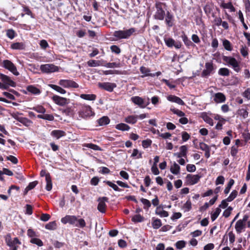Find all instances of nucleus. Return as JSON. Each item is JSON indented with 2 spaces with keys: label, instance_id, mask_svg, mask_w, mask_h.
<instances>
[{
  "label": "nucleus",
  "instance_id": "nucleus-42",
  "mask_svg": "<svg viewBox=\"0 0 250 250\" xmlns=\"http://www.w3.org/2000/svg\"><path fill=\"white\" fill-rule=\"evenodd\" d=\"M56 223L55 221L49 222L45 225V228L48 229L54 230L56 229Z\"/></svg>",
  "mask_w": 250,
  "mask_h": 250
},
{
  "label": "nucleus",
  "instance_id": "nucleus-43",
  "mask_svg": "<svg viewBox=\"0 0 250 250\" xmlns=\"http://www.w3.org/2000/svg\"><path fill=\"white\" fill-rule=\"evenodd\" d=\"M223 44L224 48L228 51H231L232 47L231 46L230 42L227 40H225L223 42Z\"/></svg>",
  "mask_w": 250,
  "mask_h": 250
},
{
  "label": "nucleus",
  "instance_id": "nucleus-24",
  "mask_svg": "<svg viewBox=\"0 0 250 250\" xmlns=\"http://www.w3.org/2000/svg\"><path fill=\"white\" fill-rule=\"evenodd\" d=\"M99 125L103 126L108 124L110 122L109 118L107 116H103L97 121Z\"/></svg>",
  "mask_w": 250,
  "mask_h": 250
},
{
  "label": "nucleus",
  "instance_id": "nucleus-48",
  "mask_svg": "<svg viewBox=\"0 0 250 250\" xmlns=\"http://www.w3.org/2000/svg\"><path fill=\"white\" fill-rule=\"evenodd\" d=\"M203 119L208 124L212 126L213 125L212 119L207 115H204L203 116Z\"/></svg>",
  "mask_w": 250,
  "mask_h": 250
},
{
  "label": "nucleus",
  "instance_id": "nucleus-64",
  "mask_svg": "<svg viewBox=\"0 0 250 250\" xmlns=\"http://www.w3.org/2000/svg\"><path fill=\"white\" fill-rule=\"evenodd\" d=\"M243 96L248 100L250 99V88H248L245 91Z\"/></svg>",
  "mask_w": 250,
  "mask_h": 250
},
{
  "label": "nucleus",
  "instance_id": "nucleus-8",
  "mask_svg": "<svg viewBox=\"0 0 250 250\" xmlns=\"http://www.w3.org/2000/svg\"><path fill=\"white\" fill-rule=\"evenodd\" d=\"M59 84L64 88H77L79 85L71 80H61Z\"/></svg>",
  "mask_w": 250,
  "mask_h": 250
},
{
  "label": "nucleus",
  "instance_id": "nucleus-55",
  "mask_svg": "<svg viewBox=\"0 0 250 250\" xmlns=\"http://www.w3.org/2000/svg\"><path fill=\"white\" fill-rule=\"evenodd\" d=\"M136 156H137V158H142V152H139L137 149H134L131 157H134Z\"/></svg>",
  "mask_w": 250,
  "mask_h": 250
},
{
  "label": "nucleus",
  "instance_id": "nucleus-26",
  "mask_svg": "<svg viewBox=\"0 0 250 250\" xmlns=\"http://www.w3.org/2000/svg\"><path fill=\"white\" fill-rule=\"evenodd\" d=\"M27 90L32 94L38 95L41 93V91L39 89L33 85H29L27 87Z\"/></svg>",
  "mask_w": 250,
  "mask_h": 250
},
{
  "label": "nucleus",
  "instance_id": "nucleus-38",
  "mask_svg": "<svg viewBox=\"0 0 250 250\" xmlns=\"http://www.w3.org/2000/svg\"><path fill=\"white\" fill-rule=\"evenodd\" d=\"M45 180L46 182V186L45 188L47 190L50 191L51 190L52 188L51 177H47V178L46 179H45Z\"/></svg>",
  "mask_w": 250,
  "mask_h": 250
},
{
  "label": "nucleus",
  "instance_id": "nucleus-45",
  "mask_svg": "<svg viewBox=\"0 0 250 250\" xmlns=\"http://www.w3.org/2000/svg\"><path fill=\"white\" fill-rule=\"evenodd\" d=\"M104 182L109 187L113 188V189L114 190H115L116 191H120L121 190V189H120L116 185L112 183L111 182L109 181H104Z\"/></svg>",
  "mask_w": 250,
  "mask_h": 250
},
{
  "label": "nucleus",
  "instance_id": "nucleus-13",
  "mask_svg": "<svg viewBox=\"0 0 250 250\" xmlns=\"http://www.w3.org/2000/svg\"><path fill=\"white\" fill-rule=\"evenodd\" d=\"M213 66L212 62H208L205 64V69H204L202 73L201 76L203 77H207L212 73L213 70Z\"/></svg>",
  "mask_w": 250,
  "mask_h": 250
},
{
  "label": "nucleus",
  "instance_id": "nucleus-23",
  "mask_svg": "<svg viewBox=\"0 0 250 250\" xmlns=\"http://www.w3.org/2000/svg\"><path fill=\"white\" fill-rule=\"evenodd\" d=\"M11 47L13 49L23 50L25 46L23 42H15L11 45Z\"/></svg>",
  "mask_w": 250,
  "mask_h": 250
},
{
  "label": "nucleus",
  "instance_id": "nucleus-58",
  "mask_svg": "<svg viewBox=\"0 0 250 250\" xmlns=\"http://www.w3.org/2000/svg\"><path fill=\"white\" fill-rule=\"evenodd\" d=\"M38 184V182L37 181H35L34 182L30 183L28 186L26 187V189L27 190H30L34 188Z\"/></svg>",
  "mask_w": 250,
  "mask_h": 250
},
{
  "label": "nucleus",
  "instance_id": "nucleus-9",
  "mask_svg": "<svg viewBox=\"0 0 250 250\" xmlns=\"http://www.w3.org/2000/svg\"><path fill=\"white\" fill-rule=\"evenodd\" d=\"M249 216L245 215L242 219L239 220L235 224V229L237 233H240L242 230L245 228L246 221L248 220Z\"/></svg>",
  "mask_w": 250,
  "mask_h": 250
},
{
  "label": "nucleus",
  "instance_id": "nucleus-16",
  "mask_svg": "<svg viewBox=\"0 0 250 250\" xmlns=\"http://www.w3.org/2000/svg\"><path fill=\"white\" fill-rule=\"evenodd\" d=\"M201 176L199 175L188 174L186 177L187 182L190 185H194L198 182Z\"/></svg>",
  "mask_w": 250,
  "mask_h": 250
},
{
  "label": "nucleus",
  "instance_id": "nucleus-5",
  "mask_svg": "<svg viewBox=\"0 0 250 250\" xmlns=\"http://www.w3.org/2000/svg\"><path fill=\"white\" fill-rule=\"evenodd\" d=\"M163 4L161 2H158L155 4L156 12L154 17L156 19L163 20L164 19L165 12L162 8Z\"/></svg>",
  "mask_w": 250,
  "mask_h": 250
},
{
  "label": "nucleus",
  "instance_id": "nucleus-40",
  "mask_svg": "<svg viewBox=\"0 0 250 250\" xmlns=\"http://www.w3.org/2000/svg\"><path fill=\"white\" fill-rule=\"evenodd\" d=\"M234 181L233 179L229 180L227 187L225 188V189L224 190V193L225 194L229 193L232 186L234 184Z\"/></svg>",
  "mask_w": 250,
  "mask_h": 250
},
{
  "label": "nucleus",
  "instance_id": "nucleus-21",
  "mask_svg": "<svg viewBox=\"0 0 250 250\" xmlns=\"http://www.w3.org/2000/svg\"><path fill=\"white\" fill-rule=\"evenodd\" d=\"M180 152L179 153H175L174 155L178 158L182 157H186L187 151V147L186 146H182L180 147Z\"/></svg>",
  "mask_w": 250,
  "mask_h": 250
},
{
  "label": "nucleus",
  "instance_id": "nucleus-32",
  "mask_svg": "<svg viewBox=\"0 0 250 250\" xmlns=\"http://www.w3.org/2000/svg\"><path fill=\"white\" fill-rule=\"evenodd\" d=\"M140 201L143 204L144 206V208L145 210H147L148 208L151 207V203L148 200L142 198L140 199Z\"/></svg>",
  "mask_w": 250,
  "mask_h": 250
},
{
  "label": "nucleus",
  "instance_id": "nucleus-22",
  "mask_svg": "<svg viewBox=\"0 0 250 250\" xmlns=\"http://www.w3.org/2000/svg\"><path fill=\"white\" fill-rule=\"evenodd\" d=\"M51 134L52 136L58 139L61 137L64 136L65 135V133L62 130H55L51 132Z\"/></svg>",
  "mask_w": 250,
  "mask_h": 250
},
{
  "label": "nucleus",
  "instance_id": "nucleus-52",
  "mask_svg": "<svg viewBox=\"0 0 250 250\" xmlns=\"http://www.w3.org/2000/svg\"><path fill=\"white\" fill-rule=\"evenodd\" d=\"M238 114L244 118H246L248 116V112L245 109H241L238 110Z\"/></svg>",
  "mask_w": 250,
  "mask_h": 250
},
{
  "label": "nucleus",
  "instance_id": "nucleus-36",
  "mask_svg": "<svg viewBox=\"0 0 250 250\" xmlns=\"http://www.w3.org/2000/svg\"><path fill=\"white\" fill-rule=\"evenodd\" d=\"M144 220V217L141 216L140 214L135 215L132 218V221L135 223L142 222Z\"/></svg>",
  "mask_w": 250,
  "mask_h": 250
},
{
  "label": "nucleus",
  "instance_id": "nucleus-14",
  "mask_svg": "<svg viewBox=\"0 0 250 250\" xmlns=\"http://www.w3.org/2000/svg\"><path fill=\"white\" fill-rule=\"evenodd\" d=\"M52 100L57 104L60 106H64L68 103L69 99L65 98L60 97L57 95H54L52 97Z\"/></svg>",
  "mask_w": 250,
  "mask_h": 250
},
{
  "label": "nucleus",
  "instance_id": "nucleus-57",
  "mask_svg": "<svg viewBox=\"0 0 250 250\" xmlns=\"http://www.w3.org/2000/svg\"><path fill=\"white\" fill-rule=\"evenodd\" d=\"M232 210V208L231 207H228L223 212V216L225 217H228L231 214V212Z\"/></svg>",
  "mask_w": 250,
  "mask_h": 250
},
{
  "label": "nucleus",
  "instance_id": "nucleus-27",
  "mask_svg": "<svg viewBox=\"0 0 250 250\" xmlns=\"http://www.w3.org/2000/svg\"><path fill=\"white\" fill-rule=\"evenodd\" d=\"M180 169V166L175 162H174L173 165L171 166L170 170L172 173L177 175L179 173Z\"/></svg>",
  "mask_w": 250,
  "mask_h": 250
},
{
  "label": "nucleus",
  "instance_id": "nucleus-3",
  "mask_svg": "<svg viewBox=\"0 0 250 250\" xmlns=\"http://www.w3.org/2000/svg\"><path fill=\"white\" fill-rule=\"evenodd\" d=\"M223 60L227 63L231 65L236 72H238L240 71V68L238 62L234 58L231 57L224 56L223 57Z\"/></svg>",
  "mask_w": 250,
  "mask_h": 250
},
{
  "label": "nucleus",
  "instance_id": "nucleus-7",
  "mask_svg": "<svg viewBox=\"0 0 250 250\" xmlns=\"http://www.w3.org/2000/svg\"><path fill=\"white\" fill-rule=\"evenodd\" d=\"M98 210L101 213H105L106 208V202H108V198L106 197H100L98 199Z\"/></svg>",
  "mask_w": 250,
  "mask_h": 250
},
{
  "label": "nucleus",
  "instance_id": "nucleus-47",
  "mask_svg": "<svg viewBox=\"0 0 250 250\" xmlns=\"http://www.w3.org/2000/svg\"><path fill=\"white\" fill-rule=\"evenodd\" d=\"M162 226L161 221L159 219H155L152 223V226L154 229H158Z\"/></svg>",
  "mask_w": 250,
  "mask_h": 250
},
{
  "label": "nucleus",
  "instance_id": "nucleus-1",
  "mask_svg": "<svg viewBox=\"0 0 250 250\" xmlns=\"http://www.w3.org/2000/svg\"><path fill=\"white\" fill-rule=\"evenodd\" d=\"M135 30L134 28H131L126 30H118L115 31L114 32L113 35L114 37L119 39H127L134 32Z\"/></svg>",
  "mask_w": 250,
  "mask_h": 250
},
{
  "label": "nucleus",
  "instance_id": "nucleus-11",
  "mask_svg": "<svg viewBox=\"0 0 250 250\" xmlns=\"http://www.w3.org/2000/svg\"><path fill=\"white\" fill-rule=\"evenodd\" d=\"M98 86L99 87L104 89L107 91L112 92L113 91V89L116 87V84L115 83L105 82L98 83Z\"/></svg>",
  "mask_w": 250,
  "mask_h": 250
},
{
  "label": "nucleus",
  "instance_id": "nucleus-53",
  "mask_svg": "<svg viewBox=\"0 0 250 250\" xmlns=\"http://www.w3.org/2000/svg\"><path fill=\"white\" fill-rule=\"evenodd\" d=\"M172 18V15L169 14V12H167V17L166 18V21L169 26H171L172 25V23L171 22Z\"/></svg>",
  "mask_w": 250,
  "mask_h": 250
},
{
  "label": "nucleus",
  "instance_id": "nucleus-49",
  "mask_svg": "<svg viewBox=\"0 0 250 250\" xmlns=\"http://www.w3.org/2000/svg\"><path fill=\"white\" fill-rule=\"evenodd\" d=\"M15 34V32L13 29H8L6 31V35L10 39H14Z\"/></svg>",
  "mask_w": 250,
  "mask_h": 250
},
{
  "label": "nucleus",
  "instance_id": "nucleus-18",
  "mask_svg": "<svg viewBox=\"0 0 250 250\" xmlns=\"http://www.w3.org/2000/svg\"><path fill=\"white\" fill-rule=\"evenodd\" d=\"M0 79L1 80L3 83L8 85L9 86L15 87L16 85V83L12 80L10 77L3 74L0 75Z\"/></svg>",
  "mask_w": 250,
  "mask_h": 250
},
{
  "label": "nucleus",
  "instance_id": "nucleus-15",
  "mask_svg": "<svg viewBox=\"0 0 250 250\" xmlns=\"http://www.w3.org/2000/svg\"><path fill=\"white\" fill-rule=\"evenodd\" d=\"M131 101L135 104L138 105L141 108H145L147 104H145L144 100L139 96L132 97Z\"/></svg>",
  "mask_w": 250,
  "mask_h": 250
},
{
  "label": "nucleus",
  "instance_id": "nucleus-4",
  "mask_svg": "<svg viewBox=\"0 0 250 250\" xmlns=\"http://www.w3.org/2000/svg\"><path fill=\"white\" fill-rule=\"evenodd\" d=\"M3 67L11 71L14 75L18 76L19 75L16 66L10 61L6 60L3 61Z\"/></svg>",
  "mask_w": 250,
  "mask_h": 250
},
{
  "label": "nucleus",
  "instance_id": "nucleus-41",
  "mask_svg": "<svg viewBox=\"0 0 250 250\" xmlns=\"http://www.w3.org/2000/svg\"><path fill=\"white\" fill-rule=\"evenodd\" d=\"M18 120L20 122L26 126H29L32 124V122L27 118H20L18 119Z\"/></svg>",
  "mask_w": 250,
  "mask_h": 250
},
{
  "label": "nucleus",
  "instance_id": "nucleus-61",
  "mask_svg": "<svg viewBox=\"0 0 250 250\" xmlns=\"http://www.w3.org/2000/svg\"><path fill=\"white\" fill-rule=\"evenodd\" d=\"M104 74L105 75H108V74H121L118 70H105L103 72Z\"/></svg>",
  "mask_w": 250,
  "mask_h": 250
},
{
  "label": "nucleus",
  "instance_id": "nucleus-63",
  "mask_svg": "<svg viewBox=\"0 0 250 250\" xmlns=\"http://www.w3.org/2000/svg\"><path fill=\"white\" fill-rule=\"evenodd\" d=\"M140 71L142 74H144L145 76H148L150 75L149 74V72L150 71L148 70V68H147L145 67L142 66L140 68Z\"/></svg>",
  "mask_w": 250,
  "mask_h": 250
},
{
  "label": "nucleus",
  "instance_id": "nucleus-10",
  "mask_svg": "<svg viewBox=\"0 0 250 250\" xmlns=\"http://www.w3.org/2000/svg\"><path fill=\"white\" fill-rule=\"evenodd\" d=\"M7 244L11 248V250H17V245L21 244L17 238L12 239L10 235H8L6 238Z\"/></svg>",
  "mask_w": 250,
  "mask_h": 250
},
{
  "label": "nucleus",
  "instance_id": "nucleus-54",
  "mask_svg": "<svg viewBox=\"0 0 250 250\" xmlns=\"http://www.w3.org/2000/svg\"><path fill=\"white\" fill-rule=\"evenodd\" d=\"M30 242L32 243L36 244L39 246H42L43 245L42 242L38 238H32L30 240Z\"/></svg>",
  "mask_w": 250,
  "mask_h": 250
},
{
  "label": "nucleus",
  "instance_id": "nucleus-29",
  "mask_svg": "<svg viewBox=\"0 0 250 250\" xmlns=\"http://www.w3.org/2000/svg\"><path fill=\"white\" fill-rule=\"evenodd\" d=\"M80 97L84 100H89V101H94L96 99V96L95 94H82L80 95Z\"/></svg>",
  "mask_w": 250,
  "mask_h": 250
},
{
  "label": "nucleus",
  "instance_id": "nucleus-20",
  "mask_svg": "<svg viewBox=\"0 0 250 250\" xmlns=\"http://www.w3.org/2000/svg\"><path fill=\"white\" fill-rule=\"evenodd\" d=\"M167 99L168 101L171 102L176 103L179 105H184L185 104L184 102L181 99L174 95H169L167 97Z\"/></svg>",
  "mask_w": 250,
  "mask_h": 250
},
{
  "label": "nucleus",
  "instance_id": "nucleus-44",
  "mask_svg": "<svg viewBox=\"0 0 250 250\" xmlns=\"http://www.w3.org/2000/svg\"><path fill=\"white\" fill-rule=\"evenodd\" d=\"M237 191L235 190H233L229 196L227 198L228 202L232 201L237 196Z\"/></svg>",
  "mask_w": 250,
  "mask_h": 250
},
{
  "label": "nucleus",
  "instance_id": "nucleus-60",
  "mask_svg": "<svg viewBox=\"0 0 250 250\" xmlns=\"http://www.w3.org/2000/svg\"><path fill=\"white\" fill-rule=\"evenodd\" d=\"M110 49L112 52H114L115 53L118 54L121 52V49L117 45H112L110 47Z\"/></svg>",
  "mask_w": 250,
  "mask_h": 250
},
{
  "label": "nucleus",
  "instance_id": "nucleus-51",
  "mask_svg": "<svg viewBox=\"0 0 250 250\" xmlns=\"http://www.w3.org/2000/svg\"><path fill=\"white\" fill-rule=\"evenodd\" d=\"M87 147L90 148L95 150H101L102 149L97 145L93 144H87L86 145Z\"/></svg>",
  "mask_w": 250,
  "mask_h": 250
},
{
  "label": "nucleus",
  "instance_id": "nucleus-62",
  "mask_svg": "<svg viewBox=\"0 0 250 250\" xmlns=\"http://www.w3.org/2000/svg\"><path fill=\"white\" fill-rule=\"evenodd\" d=\"M183 208L186 209V211H189L191 208V203L190 201L188 200L184 205Z\"/></svg>",
  "mask_w": 250,
  "mask_h": 250
},
{
  "label": "nucleus",
  "instance_id": "nucleus-30",
  "mask_svg": "<svg viewBox=\"0 0 250 250\" xmlns=\"http://www.w3.org/2000/svg\"><path fill=\"white\" fill-rule=\"evenodd\" d=\"M49 86L53 89L54 90H56V91L59 92L61 94H64L66 93V90H65L64 89L62 88L61 87L55 85V84H49Z\"/></svg>",
  "mask_w": 250,
  "mask_h": 250
},
{
  "label": "nucleus",
  "instance_id": "nucleus-28",
  "mask_svg": "<svg viewBox=\"0 0 250 250\" xmlns=\"http://www.w3.org/2000/svg\"><path fill=\"white\" fill-rule=\"evenodd\" d=\"M155 213L161 217H166L168 216V213L167 211L161 209L160 207H157Z\"/></svg>",
  "mask_w": 250,
  "mask_h": 250
},
{
  "label": "nucleus",
  "instance_id": "nucleus-33",
  "mask_svg": "<svg viewBox=\"0 0 250 250\" xmlns=\"http://www.w3.org/2000/svg\"><path fill=\"white\" fill-rule=\"evenodd\" d=\"M87 64L90 67H96L97 66H100L102 65L101 63V61H95L93 60H89L87 62Z\"/></svg>",
  "mask_w": 250,
  "mask_h": 250
},
{
  "label": "nucleus",
  "instance_id": "nucleus-19",
  "mask_svg": "<svg viewBox=\"0 0 250 250\" xmlns=\"http://www.w3.org/2000/svg\"><path fill=\"white\" fill-rule=\"evenodd\" d=\"M213 97L214 101L216 103H223L226 101V96L221 92L214 94Z\"/></svg>",
  "mask_w": 250,
  "mask_h": 250
},
{
  "label": "nucleus",
  "instance_id": "nucleus-6",
  "mask_svg": "<svg viewBox=\"0 0 250 250\" xmlns=\"http://www.w3.org/2000/svg\"><path fill=\"white\" fill-rule=\"evenodd\" d=\"M41 70L44 73H52L59 70V67L53 64H42L40 67Z\"/></svg>",
  "mask_w": 250,
  "mask_h": 250
},
{
  "label": "nucleus",
  "instance_id": "nucleus-12",
  "mask_svg": "<svg viewBox=\"0 0 250 250\" xmlns=\"http://www.w3.org/2000/svg\"><path fill=\"white\" fill-rule=\"evenodd\" d=\"M164 41L166 45L169 47L174 46L175 48L179 49L182 46L181 42H176L172 38H165Z\"/></svg>",
  "mask_w": 250,
  "mask_h": 250
},
{
  "label": "nucleus",
  "instance_id": "nucleus-37",
  "mask_svg": "<svg viewBox=\"0 0 250 250\" xmlns=\"http://www.w3.org/2000/svg\"><path fill=\"white\" fill-rule=\"evenodd\" d=\"M218 73L220 75L227 76L229 75V71L227 68H222L219 69Z\"/></svg>",
  "mask_w": 250,
  "mask_h": 250
},
{
  "label": "nucleus",
  "instance_id": "nucleus-59",
  "mask_svg": "<svg viewBox=\"0 0 250 250\" xmlns=\"http://www.w3.org/2000/svg\"><path fill=\"white\" fill-rule=\"evenodd\" d=\"M186 243L184 241H179L176 243V247L178 249H182L184 248Z\"/></svg>",
  "mask_w": 250,
  "mask_h": 250
},
{
  "label": "nucleus",
  "instance_id": "nucleus-31",
  "mask_svg": "<svg viewBox=\"0 0 250 250\" xmlns=\"http://www.w3.org/2000/svg\"><path fill=\"white\" fill-rule=\"evenodd\" d=\"M116 128L118 130L125 131L128 130L130 129V127L126 124L121 123L116 125Z\"/></svg>",
  "mask_w": 250,
  "mask_h": 250
},
{
  "label": "nucleus",
  "instance_id": "nucleus-39",
  "mask_svg": "<svg viewBox=\"0 0 250 250\" xmlns=\"http://www.w3.org/2000/svg\"><path fill=\"white\" fill-rule=\"evenodd\" d=\"M104 66L107 68H114L120 67L121 65L120 63L117 62H108L104 65Z\"/></svg>",
  "mask_w": 250,
  "mask_h": 250
},
{
  "label": "nucleus",
  "instance_id": "nucleus-56",
  "mask_svg": "<svg viewBox=\"0 0 250 250\" xmlns=\"http://www.w3.org/2000/svg\"><path fill=\"white\" fill-rule=\"evenodd\" d=\"M33 109L35 110L37 112L41 113H44L45 112V108L41 105L34 107H33Z\"/></svg>",
  "mask_w": 250,
  "mask_h": 250
},
{
  "label": "nucleus",
  "instance_id": "nucleus-50",
  "mask_svg": "<svg viewBox=\"0 0 250 250\" xmlns=\"http://www.w3.org/2000/svg\"><path fill=\"white\" fill-rule=\"evenodd\" d=\"M170 110L172 111L174 114L177 115L179 117H184L185 115L184 112L179 109L170 108Z\"/></svg>",
  "mask_w": 250,
  "mask_h": 250
},
{
  "label": "nucleus",
  "instance_id": "nucleus-2",
  "mask_svg": "<svg viewBox=\"0 0 250 250\" xmlns=\"http://www.w3.org/2000/svg\"><path fill=\"white\" fill-rule=\"evenodd\" d=\"M79 114L82 118L87 119L91 116H94L95 113L92 110V108L90 106L83 105L82 106L81 110L79 111Z\"/></svg>",
  "mask_w": 250,
  "mask_h": 250
},
{
  "label": "nucleus",
  "instance_id": "nucleus-35",
  "mask_svg": "<svg viewBox=\"0 0 250 250\" xmlns=\"http://www.w3.org/2000/svg\"><path fill=\"white\" fill-rule=\"evenodd\" d=\"M75 226L77 227H80V228L84 227L85 226V221L82 218L78 219L77 218Z\"/></svg>",
  "mask_w": 250,
  "mask_h": 250
},
{
  "label": "nucleus",
  "instance_id": "nucleus-34",
  "mask_svg": "<svg viewBox=\"0 0 250 250\" xmlns=\"http://www.w3.org/2000/svg\"><path fill=\"white\" fill-rule=\"evenodd\" d=\"M221 211V209L219 208H217L215 210L211 213V219L212 221H214L217 218Z\"/></svg>",
  "mask_w": 250,
  "mask_h": 250
},
{
  "label": "nucleus",
  "instance_id": "nucleus-17",
  "mask_svg": "<svg viewBox=\"0 0 250 250\" xmlns=\"http://www.w3.org/2000/svg\"><path fill=\"white\" fill-rule=\"evenodd\" d=\"M77 217L74 215H66L61 219V222L63 224L69 223L75 226Z\"/></svg>",
  "mask_w": 250,
  "mask_h": 250
},
{
  "label": "nucleus",
  "instance_id": "nucleus-46",
  "mask_svg": "<svg viewBox=\"0 0 250 250\" xmlns=\"http://www.w3.org/2000/svg\"><path fill=\"white\" fill-rule=\"evenodd\" d=\"M221 6L222 7H223L224 8L229 9L232 11H234V8L231 2H229V3H223L221 4Z\"/></svg>",
  "mask_w": 250,
  "mask_h": 250
},
{
  "label": "nucleus",
  "instance_id": "nucleus-25",
  "mask_svg": "<svg viewBox=\"0 0 250 250\" xmlns=\"http://www.w3.org/2000/svg\"><path fill=\"white\" fill-rule=\"evenodd\" d=\"M138 119V116H134V115H130L128 116L127 117H126L125 119V122L129 123V124H134L137 122Z\"/></svg>",
  "mask_w": 250,
  "mask_h": 250
}]
</instances>
